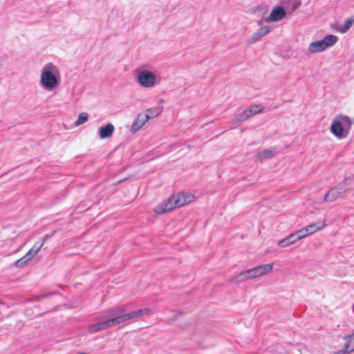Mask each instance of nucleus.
<instances>
[{
	"label": "nucleus",
	"mask_w": 354,
	"mask_h": 354,
	"mask_svg": "<svg viewBox=\"0 0 354 354\" xmlns=\"http://www.w3.org/2000/svg\"><path fill=\"white\" fill-rule=\"evenodd\" d=\"M114 131V127L112 124L109 123L105 126H102L99 129V136L101 139L109 138L112 136Z\"/></svg>",
	"instance_id": "ddd939ff"
},
{
	"label": "nucleus",
	"mask_w": 354,
	"mask_h": 354,
	"mask_svg": "<svg viewBox=\"0 0 354 354\" xmlns=\"http://www.w3.org/2000/svg\"><path fill=\"white\" fill-rule=\"evenodd\" d=\"M351 352H348V349H346V346L344 345V348L338 350L335 352V354H350Z\"/></svg>",
	"instance_id": "c85d7f7f"
},
{
	"label": "nucleus",
	"mask_w": 354,
	"mask_h": 354,
	"mask_svg": "<svg viewBox=\"0 0 354 354\" xmlns=\"http://www.w3.org/2000/svg\"><path fill=\"white\" fill-rule=\"evenodd\" d=\"M271 30V28L270 26H262L259 29L257 30V32H255L251 39V43L257 42L258 40H259L261 37H263L264 35L268 34Z\"/></svg>",
	"instance_id": "2eb2a0df"
},
{
	"label": "nucleus",
	"mask_w": 354,
	"mask_h": 354,
	"mask_svg": "<svg viewBox=\"0 0 354 354\" xmlns=\"http://www.w3.org/2000/svg\"><path fill=\"white\" fill-rule=\"evenodd\" d=\"M124 180V179H123V180H118V181L116 183V185H119V184H120V183H122Z\"/></svg>",
	"instance_id": "2f4dec72"
},
{
	"label": "nucleus",
	"mask_w": 354,
	"mask_h": 354,
	"mask_svg": "<svg viewBox=\"0 0 354 354\" xmlns=\"http://www.w3.org/2000/svg\"><path fill=\"white\" fill-rule=\"evenodd\" d=\"M144 115L142 113L138 115L137 118L133 122L131 127V131L135 133L138 131L147 121H145V118H140Z\"/></svg>",
	"instance_id": "dca6fc26"
},
{
	"label": "nucleus",
	"mask_w": 354,
	"mask_h": 354,
	"mask_svg": "<svg viewBox=\"0 0 354 354\" xmlns=\"http://www.w3.org/2000/svg\"><path fill=\"white\" fill-rule=\"evenodd\" d=\"M304 231L303 230H297V232L290 234L289 236H288V241H290L291 244L295 243L297 241L300 240L305 237V235H304Z\"/></svg>",
	"instance_id": "4be33fe9"
},
{
	"label": "nucleus",
	"mask_w": 354,
	"mask_h": 354,
	"mask_svg": "<svg viewBox=\"0 0 354 354\" xmlns=\"http://www.w3.org/2000/svg\"><path fill=\"white\" fill-rule=\"evenodd\" d=\"M263 109V108H260L259 105H254L250 106L248 109H245V111L250 118L252 115L261 113Z\"/></svg>",
	"instance_id": "b1692460"
},
{
	"label": "nucleus",
	"mask_w": 354,
	"mask_h": 354,
	"mask_svg": "<svg viewBox=\"0 0 354 354\" xmlns=\"http://www.w3.org/2000/svg\"><path fill=\"white\" fill-rule=\"evenodd\" d=\"M151 313V310L149 308L133 310L130 313L126 312L124 315V322L131 319L140 317L143 315H149Z\"/></svg>",
	"instance_id": "9d476101"
},
{
	"label": "nucleus",
	"mask_w": 354,
	"mask_h": 354,
	"mask_svg": "<svg viewBox=\"0 0 354 354\" xmlns=\"http://www.w3.org/2000/svg\"><path fill=\"white\" fill-rule=\"evenodd\" d=\"M348 179H345L337 186L330 189L325 194L323 201L333 202L338 198H343L344 195L349 192V189L346 187Z\"/></svg>",
	"instance_id": "20e7f679"
},
{
	"label": "nucleus",
	"mask_w": 354,
	"mask_h": 354,
	"mask_svg": "<svg viewBox=\"0 0 354 354\" xmlns=\"http://www.w3.org/2000/svg\"><path fill=\"white\" fill-rule=\"evenodd\" d=\"M137 81L142 87L151 88L160 84V78H158L151 71L142 70L137 75Z\"/></svg>",
	"instance_id": "423d86ee"
},
{
	"label": "nucleus",
	"mask_w": 354,
	"mask_h": 354,
	"mask_svg": "<svg viewBox=\"0 0 354 354\" xmlns=\"http://www.w3.org/2000/svg\"><path fill=\"white\" fill-rule=\"evenodd\" d=\"M182 194L184 195V198L186 200L187 203H189L194 199V196L193 194L182 192Z\"/></svg>",
	"instance_id": "cd10ccee"
},
{
	"label": "nucleus",
	"mask_w": 354,
	"mask_h": 354,
	"mask_svg": "<svg viewBox=\"0 0 354 354\" xmlns=\"http://www.w3.org/2000/svg\"><path fill=\"white\" fill-rule=\"evenodd\" d=\"M60 73L58 66L49 62L42 68L40 78L41 86L46 91H50L59 84Z\"/></svg>",
	"instance_id": "f257e3e1"
},
{
	"label": "nucleus",
	"mask_w": 354,
	"mask_h": 354,
	"mask_svg": "<svg viewBox=\"0 0 354 354\" xmlns=\"http://www.w3.org/2000/svg\"><path fill=\"white\" fill-rule=\"evenodd\" d=\"M162 111V107L158 106L155 107H152L146 110L145 113H143L144 115L140 116V118H145V121H147L149 119L153 118Z\"/></svg>",
	"instance_id": "4468645a"
},
{
	"label": "nucleus",
	"mask_w": 354,
	"mask_h": 354,
	"mask_svg": "<svg viewBox=\"0 0 354 354\" xmlns=\"http://www.w3.org/2000/svg\"><path fill=\"white\" fill-rule=\"evenodd\" d=\"M104 314L113 327L124 322L126 310L122 306H115L106 310Z\"/></svg>",
	"instance_id": "0eeeda50"
},
{
	"label": "nucleus",
	"mask_w": 354,
	"mask_h": 354,
	"mask_svg": "<svg viewBox=\"0 0 354 354\" xmlns=\"http://www.w3.org/2000/svg\"><path fill=\"white\" fill-rule=\"evenodd\" d=\"M258 23L261 25V21H259Z\"/></svg>",
	"instance_id": "473e14b6"
},
{
	"label": "nucleus",
	"mask_w": 354,
	"mask_h": 354,
	"mask_svg": "<svg viewBox=\"0 0 354 354\" xmlns=\"http://www.w3.org/2000/svg\"><path fill=\"white\" fill-rule=\"evenodd\" d=\"M30 261V259H29L28 257H27L26 255H24L21 259L16 261L15 263V265L17 268H22V267L25 266Z\"/></svg>",
	"instance_id": "a878e982"
},
{
	"label": "nucleus",
	"mask_w": 354,
	"mask_h": 354,
	"mask_svg": "<svg viewBox=\"0 0 354 354\" xmlns=\"http://www.w3.org/2000/svg\"><path fill=\"white\" fill-rule=\"evenodd\" d=\"M353 123L348 116L339 115L330 125V132L338 139L345 138L348 136Z\"/></svg>",
	"instance_id": "f03ea898"
},
{
	"label": "nucleus",
	"mask_w": 354,
	"mask_h": 354,
	"mask_svg": "<svg viewBox=\"0 0 354 354\" xmlns=\"http://www.w3.org/2000/svg\"><path fill=\"white\" fill-rule=\"evenodd\" d=\"M277 154L275 149H266L259 151L256 154V158L259 161H263L272 158Z\"/></svg>",
	"instance_id": "9b49d317"
},
{
	"label": "nucleus",
	"mask_w": 354,
	"mask_h": 354,
	"mask_svg": "<svg viewBox=\"0 0 354 354\" xmlns=\"http://www.w3.org/2000/svg\"><path fill=\"white\" fill-rule=\"evenodd\" d=\"M50 236H51V235L46 234V235L44 236V239H43V241H42V242H44V241H45L47 239H49Z\"/></svg>",
	"instance_id": "7c9ffc66"
},
{
	"label": "nucleus",
	"mask_w": 354,
	"mask_h": 354,
	"mask_svg": "<svg viewBox=\"0 0 354 354\" xmlns=\"http://www.w3.org/2000/svg\"><path fill=\"white\" fill-rule=\"evenodd\" d=\"M354 23V16L347 19L344 24L337 28V30L342 33L346 32Z\"/></svg>",
	"instance_id": "aec40b11"
},
{
	"label": "nucleus",
	"mask_w": 354,
	"mask_h": 354,
	"mask_svg": "<svg viewBox=\"0 0 354 354\" xmlns=\"http://www.w3.org/2000/svg\"><path fill=\"white\" fill-rule=\"evenodd\" d=\"M273 268V263H268L256 266L252 269H249L252 279L257 277L263 276L271 272Z\"/></svg>",
	"instance_id": "6e6552de"
},
{
	"label": "nucleus",
	"mask_w": 354,
	"mask_h": 354,
	"mask_svg": "<svg viewBox=\"0 0 354 354\" xmlns=\"http://www.w3.org/2000/svg\"><path fill=\"white\" fill-rule=\"evenodd\" d=\"M344 339L346 349L348 352L353 353L354 351V334L345 336Z\"/></svg>",
	"instance_id": "5701e85b"
},
{
	"label": "nucleus",
	"mask_w": 354,
	"mask_h": 354,
	"mask_svg": "<svg viewBox=\"0 0 354 354\" xmlns=\"http://www.w3.org/2000/svg\"><path fill=\"white\" fill-rule=\"evenodd\" d=\"M111 327H112V326L111 325L108 319H106V320L98 322L91 325L88 328V331L93 333Z\"/></svg>",
	"instance_id": "f8f14e48"
},
{
	"label": "nucleus",
	"mask_w": 354,
	"mask_h": 354,
	"mask_svg": "<svg viewBox=\"0 0 354 354\" xmlns=\"http://www.w3.org/2000/svg\"><path fill=\"white\" fill-rule=\"evenodd\" d=\"M250 279H252V277L250 276V272H249V269H248L245 271L240 272L239 274H238L237 275L234 277L232 278V281L234 282H236V283H239L241 281Z\"/></svg>",
	"instance_id": "a211bd4d"
},
{
	"label": "nucleus",
	"mask_w": 354,
	"mask_h": 354,
	"mask_svg": "<svg viewBox=\"0 0 354 354\" xmlns=\"http://www.w3.org/2000/svg\"><path fill=\"white\" fill-rule=\"evenodd\" d=\"M286 15V12L282 6H277L271 11L269 17L266 18V21H278L283 19Z\"/></svg>",
	"instance_id": "1a4fd4ad"
},
{
	"label": "nucleus",
	"mask_w": 354,
	"mask_h": 354,
	"mask_svg": "<svg viewBox=\"0 0 354 354\" xmlns=\"http://www.w3.org/2000/svg\"><path fill=\"white\" fill-rule=\"evenodd\" d=\"M337 41V37L333 35H328L322 40L312 42L308 46L310 53H319L333 46Z\"/></svg>",
	"instance_id": "39448f33"
},
{
	"label": "nucleus",
	"mask_w": 354,
	"mask_h": 354,
	"mask_svg": "<svg viewBox=\"0 0 354 354\" xmlns=\"http://www.w3.org/2000/svg\"><path fill=\"white\" fill-rule=\"evenodd\" d=\"M186 204H187V201L184 198V195L181 192L177 196L172 195L169 196L166 201L156 206L153 211L158 214H162L176 207H182Z\"/></svg>",
	"instance_id": "7ed1b4c3"
},
{
	"label": "nucleus",
	"mask_w": 354,
	"mask_h": 354,
	"mask_svg": "<svg viewBox=\"0 0 354 354\" xmlns=\"http://www.w3.org/2000/svg\"><path fill=\"white\" fill-rule=\"evenodd\" d=\"M324 227V225L319 224H310L306 226V227L301 229V230L304 231V235L305 237L308 235L316 232L317 231L321 230Z\"/></svg>",
	"instance_id": "f3484780"
},
{
	"label": "nucleus",
	"mask_w": 354,
	"mask_h": 354,
	"mask_svg": "<svg viewBox=\"0 0 354 354\" xmlns=\"http://www.w3.org/2000/svg\"><path fill=\"white\" fill-rule=\"evenodd\" d=\"M288 237L283 239L278 242V245L282 248H285V247L292 245L290 243V241H288Z\"/></svg>",
	"instance_id": "bb28decb"
},
{
	"label": "nucleus",
	"mask_w": 354,
	"mask_h": 354,
	"mask_svg": "<svg viewBox=\"0 0 354 354\" xmlns=\"http://www.w3.org/2000/svg\"><path fill=\"white\" fill-rule=\"evenodd\" d=\"M250 118V115H248L245 110L242 111L240 113H236L234 117L232 119L233 124H236L237 123L242 122Z\"/></svg>",
	"instance_id": "6ab92c4d"
},
{
	"label": "nucleus",
	"mask_w": 354,
	"mask_h": 354,
	"mask_svg": "<svg viewBox=\"0 0 354 354\" xmlns=\"http://www.w3.org/2000/svg\"><path fill=\"white\" fill-rule=\"evenodd\" d=\"M50 294H46V295H39L38 296V299H42L46 297H48V295H50Z\"/></svg>",
	"instance_id": "c756f323"
},
{
	"label": "nucleus",
	"mask_w": 354,
	"mask_h": 354,
	"mask_svg": "<svg viewBox=\"0 0 354 354\" xmlns=\"http://www.w3.org/2000/svg\"><path fill=\"white\" fill-rule=\"evenodd\" d=\"M88 120V114L85 112L81 113L75 122L76 127L80 126Z\"/></svg>",
	"instance_id": "393cba45"
},
{
	"label": "nucleus",
	"mask_w": 354,
	"mask_h": 354,
	"mask_svg": "<svg viewBox=\"0 0 354 354\" xmlns=\"http://www.w3.org/2000/svg\"><path fill=\"white\" fill-rule=\"evenodd\" d=\"M44 245V242L40 244L37 243H35V245L29 250V251L25 254L29 259H32L33 257H35L41 250L42 246Z\"/></svg>",
	"instance_id": "412c9836"
}]
</instances>
